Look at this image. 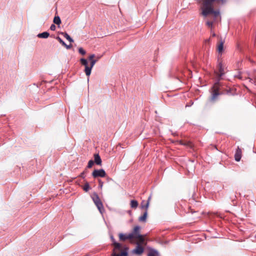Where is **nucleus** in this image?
<instances>
[{
	"mask_svg": "<svg viewBox=\"0 0 256 256\" xmlns=\"http://www.w3.org/2000/svg\"><path fill=\"white\" fill-rule=\"evenodd\" d=\"M214 0H204V5L201 8L202 14L204 16H207L210 14H212L214 18L220 16L219 10H214L212 4Z\"/></svg>",
	"mask_w": 256,
	"mask_h": 256,
	"instance_id": "nucleus-1",
	"label": "nucleus"
},
{
	"mask_svg": "<svg viewBox=\"0 0 256 256\" xmlns=\"http://www.w3.org/2000/svg\"><path fill=\"white\" fill-rule=\"evenodd\" d=\"M110 238L114 246L112 256H127L128 248L126 246H122V244L116 242L114 236H110Z\"/></svg>",
	"mask_w": 256,
	"mask_h": 256,
	"instance_id": "nucleus-2",
	"label": "nucleus"
},
{
	"mask_svg": "<svg viewBox=\"0 0 256 256\" xmlns=\"http://www.w3.org/2000/svg\"><path fill=\"white\" fill-rule=\"evenodd\" d=\"M91 197L94 202V203L97 208H98L99 212L101 214H102L104 210V206L98 195L96 193H94L91 196Z\"/></svg>",
	"mask_w": 256,
	"mask_h": 256,
	"instance_id": "nucleus-3",
	"label": "nucleus"
},
{
	"mask_svg": "<svg viewBox=\"0 0 256 256\" xmlns=\"http://www.w3.org/2000/svg\"><path fill=\"white\" fill-rule=\"evenodd\" d=\"M80 62L81 64L84 66V72L86 76H89L91 74V68L88 66V60L84 58H82Z\"/></svg>",
	"mask_w": 256,
	"mask_h": 256,
	"instance_id": "nucleus-4",
	"label": "nucleus"
},
{
	"mask_svg": "<svg viewBox=\"0 0 256 256\" xmlns=\"http://www.w3.org/2000/svg\"><path fill=\"white\" fill-rule=\"evenodd\" d=\"M218 91V84H216L212 88V94L210 98V100L212 101L215 100L218 96L220 94Z\"/></svg>",
	"mask_w": 256,
	"mask_h": 256,
	"instance_id": "nucleus-5",
	"label": "nucleus"
},
{
	"mask_svg": "<svg viewBox=\"0 0 256 256\" xmlns=\"http://www.w3.org/2000/svg\"><path fill=\"white\" fill-rule=\"evenodd\" d=\"M92 176L94 178H97V177H104L106 175L105 171L103 169L100 170H95L92 174Z\"/></svg>",
	"mask_w": 256,
	"mask_h": 256,
	"instance_id": "nucleus-6",
	"label": "nucleus"
},
{
	"mask_svg": "<svg viewBox=\"0 0 256 256\" xmlns=\"http://www.w3.org/2000/svg\"><path fill=\"white\" fill-rule=\"evenodd\" d=\"M144 252V248L142 246L138 244L136 248L132 250V253L137 256H140Z\"/></svg>",
	"mask_w": 256,
	"mask_h": 256,
	"instance_id": "nucleus-7",
	"label": "nucleus"
},
{
	"mask_svg": "<svg viewBox=\"0 0 256 256\" xmlns=\"http://www.w3.org/2000/svg\"><path fill=\"white\" fill-rule=\"evenodd\" d=\"M136 238L138 240V242L136 243L137 245L140 244V246H142L146 244L145 238L143 236L140 234H138V235L136 236Z\"/></svg>",
	"mask_w": 256,
	"mask_h": 256,
	"instance_id": "nucleus-8",
	"label": "nucleus"
},
{
	"mask_svg": "<svg viewBox=\"0 0 256 256\" xmlns=\"http://www.w3.org/2000/svg\"><path fill=\"white\" fill-rule=\"evenodd\" d=\"M235 160L237 162H239L242 156V150L238 148L236 154H235Z\"/></svg>",
	"mask_w": 256,
	"mask_h": 256,
	"instance_id": "nucleus-9",
	"label": "nucleus"
},
{
	"mask_svg": "<svg viewBox=\"0 0 256 256\" xmlns=\"http://www.w3.org/2000/svg\"><path fill=\"white\" fill-rule=\"evenodd\" d=\"M148 216V212L147 210H146V212H144V214L138 218V220L140 222H146V218Z\"/></svg>",
	"mask_w": 256,
	"mask_h": 256,
	"instance_id": "nucleus-10",
	"label": "nucleus"
},
{
	"mask_svg": "<svg viewBox=\"0 0 256 256\" xmlns=\"http://www.w3.org/2000/svg\"><path fill=\"white\" fill-rule=\"evenodd\" d=\"M49 36H50V34L48 32H44L42 33L38 34L37 35V36L39 38H46Z\"/></svg>",
	"mask_w": 256,
	"mask_h": 256,
	"instance_id": "nucleus-11",
	"label": "nucleus"
},
{
	"mask_svg": "<svg viewBox=\"0 0 256 256\" xmlns=\"http://www.w3.org/2000/svg\"><path fill=\"white\" fill-rule=\"evenodd\" d=\"M94 162L98 165H101L102 160L98 154H95L94 155Z\"/></svg>",
	"mask_w": 256,
	"mask_h": 256,
	"instance_id": "nucleus-12",
	"label": "nucleus"
},
{
	"mask_svg": "<svg viewBox=\"0 0 256 256\" xmlns=\"http://www.w3.org/2000/svg\"><path fill=\"white\" fill-rule=\"evenodd\" d=\"M158 252L154 249H150L148 254V256H158Z\"/></svg>",
	"mask_w": 256,
	"mask_h": 256,
	"instance_id": "nucleus-13",
	"label": "nucleus"
},
{
	"mask_svg": "<svg viewBox=\"0 0 256 256\" xmlns=\"http://www.w3.org/2000/svg\"><path fill=\"white\" fill-rule=\"evenodd\" d=\"M130 204L131 208H136L138 206V202L136 200H132Z\"/></svg>",
	"mask_w": 256,
	"mask_h": 256,
	"instance_id": "nucleus-14",
	"label": "nucleus"
},
{
	"mask_svg": "<svg viewBox=\"0 0 256 256\" xmlns=\"http://www.w3.org/2000/svg\"><path fill=\"white\" fill-rule=\"evenodd\" d=\"M62 34L64 36V37L68 40L70 42H74V40L72 38H70V36L66 32L62 33Z\"/></svg>",
	"mask_w": 256,
	"mask_h": 256,
	"instance_id": "nucleus-15",
	"label": "nucleus"
},
{
	"mask_svg": "<svg viewBox=\"0 0 256 256\" xmlns=\"http://www.w3.org/2000/svg\"><path fill=\"white\" fill-rule=\"evenodd\" d=\"M218 66H219V72H220V74H218V76L220 77L221 76H222L224 74V68H222V64H220L218 65Z\"/></svg>",
	"mask_w": 256,
	"mask_h": 256,
	"instance_id": "nucleus-16",
	"label": "nucleus"
},
{
	"mask_svg": "<svg viewBox=\"0 0 256 256\" xmlns=\"http://www.w3.org/2000/svg\"><path fill=\"white\" fill-rule=\"evenodd\" d=\"M119 238L120 240L124 241L128 240L127 235L120 233L119 234Z\"/></svg>",
	"mask_w": 256,
	"mask_h": 256,
	"instance_id": "nucleus-17",
	"label": "nucleus"
},
{
	"mask_svg": "<svg viewBox=\"0 0 256 256\" xmlns=\"http://www.w3.org/2000/svg\"><path fill=\"white\" fill-rule=\"evenodd\" d=\"M140 229V226H136L134 228V232H133L134 234L136 236L138 235V234H140L139 231Z\"/></svg>",
	"mask_w": 256,
	"mask_h": 256,
	"instance_id": "nucleus-18",
	"label": "nucleus"
},
{
	"mask_svg": "<svg viewBox=\"0 0 256 256\" xmlns=\"http://www.w3.org/2000/svg\"><path fill=\"white\" fill-rule=\"evenodd\" d=\"M54 22L56 24H60L61 23V20L58 16H55L54 19Z\"/></svg>",
	"mask_w": 256,
	"mask_h": 256,
	"instance_id": "nucleus-19",
	"label": "nucleus"
},
{
	"mask_svg": "<svg viewBox=\"0 0 256 256\" xmlns=\"http://www.w3.org/2000/svg\"><path fill=\"white\" fill-rule=\"evenodd\" d=\"M223 48V42H222L218 46V51L219 53L222 52Z\"/></svg>",
	"mask_w": 256,
	"mask_h": 256,
	"instance_id": "nucleus-20",
	"label": "nucleus"
},
{
	"mask_svg": "<svg viewBox=\"0 0 256 256\" xmlns=\"http://www.w3.org/2000/svg\"><path fill=\"white\" fill-rule=\"evenodd\" d=\"M128 239L130 240L133 238H136V235L134 232L130 233L127 234Z\"/></svg>",
	"mask_w": 256,
	"mask_h": 256,
	"instance_id": "nucleus-21",
	"label": "nucleus"
},
{
	"mask_svg": "<svg viewBox=\"0 0 256 256\" xmlns=\"http://www.w3.org/2000/svg\"><path fill=\"white\" fill-rule=\"evenodd\" d=\"M90 61V67L91 68V70H92V68L94 67V66L96 64L97 60H91Z\"/></svg>",
	"mask_w": 256,
	"mask_h": 256,
	"instance_id": "nucleus-22",
	"label": "nucleus"
},
{
	"mask_svg": "<svg viewBox=\"0 0 256 256\" xmlns=\"http://www.w3.org/2000/svg\"><path fill=\"white\" fill-rule=\"evenodd\" d=\"M78 52L82 55H84L86 54V51L82 48H78Z\"/></svg>",
	"mask_w": 256,
	"mask_h": 256,
	"instance_id": "nucleus-23",
	"label": "nucleus"
},
{
	"mask_svg": "<svg viewBox=\"0 0 256 256\" xmlns=\"http://www.w3.org/2000/svg\"><path fill=\"white\" fill-rule=\"evenodd\" d=\"M214 1H216L218 4H224L226 3V0H214Z\"/></svg>",
	"mask_w": 256,
	"mask_h": 256,
	"instance_id": "nucleus-24",
	"label": "nucleus"
},
{
	"mask_svg": "<svg viewBox=\"0 0 256 256\" xmlns=\"http://www.w3.org/2000/svg\"><path fill=\"white\" fill-rule=\"evenodd\" d=\"M90 188V187L88 184H86L84 186V190L86 192H88Z\"/></svg>",
	"mask_w": 256,
	"mask_h": 256,
	"instance_id": "nucleus-25",
	"label": "nucleus"
},
{
	"mask_svg": "<svg viewBox=\"0 0 256 256\" xmlns=\"http://www.w3.org/2000/svg\"><path fill=\"white\" fill-rule=\"evenodd\" d=\"M94 161H93V160H90V161L88 162V168H92V166H93V164H94Z\"/></svg>",
	"mask_w": 256,
	"mask_h": 256,
	"instance_id": "nucleus-26",
	"label": "nucleus"
},
{
	"mask_svg": "<svg viewBox=\"0 0 256 256\" xmlns=\"http://www.w3.org/2000/svg\"><path fill=\"white\" fill-rule=\"evenodd\" d=\"M151 198V196H150L148 198V202H146V210H148V206H149V203H150V200Z\"/></svg>",
	"mask_w": 256,
	"mask_h": 256,
	"instance_id": "nucleus-27",
	"label": "nucleus"
},
{
	"mask_svg": "<svg viewBox=\"0 0 256 256\" xmlns=\"http://www.w3.org/2000/svg\"><path fill=\"white\" fill-rule=\"evenodd\" d=\"M56 39L62 46L66 45V43L60 37H57Z\"/></svg>",
	"mask_w": 256,
	"mask_h": 256,
	"instance_id": "nucleus-28",
	"label": "nucleus"
},
{
	"mask_svg": "<svg viewBox=\"0 0 256 256\" xmlns=\"http://www.w3.org/2000/svg\"><path fill=\"white\" fill-rule=\"evenodd\" d=\"M95 57V55L94 54H92L89 56V60H94V58Z\"/></svg>",
	"mask_w": 256,
	"mask_h": 256,
	"instance_id": "nucleus-29",
	"label": "nucleus"
},
{
	"mask_svg": "<svg viewBox=\"0 0 256 256\" xmlns=\"http://www.w3.org/2000/svg\"><path fill=\"white\" fill-rule=\"evenodd\" d=\"M56 26L54 24H52L50 27V29L52 30H56Z\"/></svg>",
	"mask_w": 256,
	"mask_h": 256,
	"instance_id": "nucleus-30",
	"label": "nucleus"
},
{
	"mask_svg": "<svg viewBox=\"0 0 256 256\" xmlns=\"http://www.w3.org/2000/svg\"><path fill=\"white\" fill-rule=\"evenodd\" d=\"M206 24L208 26L212 27V22L208 21V22H206Z\"/></svg>",
	"mask_w": 256,
	"mask_h": 256,
	"instance_id": "nucleus-31",
	"label": "nucleus"
},
{
	"mask_svg": "<svg viewBox=\"0 0 256 256\" xmlns=\"http://www.w3.org/2000/svg\"><path fill=\"white\" fill-rule=\"evenodd\" d=\"M99 183H100V188H102L103 182L100 180H99Z\"/></svg>",
	"mask_w": 256,
	"mask_h": 256,
	"instance_id": "nucleus-32",
	"label": "nucleus"
},
{
	"mask_svg": "<svg viewBox=\"0 0 256 256\" xmlns=\"http://www.w3.org/2000/svg\"><path fill=\"white\" fill-rule=\"evenodd\" d=\"M64 46L67 49H70L71 48V45H67L66 44V45H64Z\"/></svg>",
	"mask_w": 256,
	"mask_h": 256,
	"instance_id": "nucleus-33",
	"label": "nucleus"
},
{
	"mask_svg": "<svg viewBox=\"0 0 256 256\" xmlns=\"http://www.w3.org/2000/svg\"><path fill=\"white\" fill-rule=\"evenodd\" d=\"M142 208L146 209V204L145 205L142 204Z\"/></svg>",
	"mask_w": 256,
	"mask_h": 256,
	"instance_id": "nucleus-34",
	"label": "nucleus"
},
{
	"mask_svg": "<svg viewBox=\"0 0 256 256\" xmlns=\"http://www.w3.org/2000/svg\"><path fill=\"white\" fill-rule=\"evenodd\" d=\"M83 174H84V172L81 174L80 176H81L82 177V176H83Z\"/></svg>",
	"mask_w": 256,
	"mask_h": 256,
	"instance_id": "nucleus-35",
	"label": "nucleus"
}]
</instances>
